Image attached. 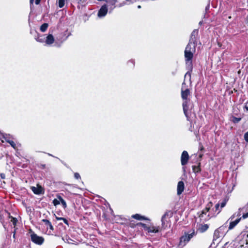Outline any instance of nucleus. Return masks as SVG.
I'll return each instance as SVG.
<instances>
[{
    "mask_svg": "<svg viewBox=\"0 0 248 248\" xmlns=\"http://www.w3.org/2000/svg\"><path fill=\"white\" fill-rule=\"evenodd\" d=\"M203 149V147L202 146V147H201V150H202Z\"/></svg>",
    "mask_w": 248,
    "mask_h": 248,
    "instance_id": "nucleus-50",
    "label": "nucleus"
},
{
    "mask_svg": "<svg viewBox=\"0 0 248 248\" xmlns=\"http://www.w3.org/2000/svg\"><path fill=\"white\" fill-rule=\"evenodd\" d=\"M197 44L189 42L186 46L185 50V58L186 64L189 68V71L190 72L192 70V59L193 57L194 53L196 50V46Z\"/></svg>",
    "mask_w": 248,
    "mask_h": 248,
    "instance_id": "nucleus-2",
    "label": "nucleus"
},
{
    "mask_svg": "<svg viewBox=\"0 0 248 248\" xmlns=\"http://www.w3.org/2000/svg\"><path fill=\"white\" fill-rule=\"evenodd\" d=\"M160 227L159 226H155L152 224L150 226H148L147 231L148 233H157L159 232Z\"/></svg>",
    "mask_w": 248,
    "mask_h": 248,
    "instance_id": "nucleus-12",
    "label": "nucleus"
},
{
    "mask_svg": "<svg viewBox=\"0 0 248 248\" xmlns=\"http://www.w3.org/2000/svg\"><path fill=\"white\" fill-rule=\"evenodd\" d=\"M31 189L32 192L36 195H40L44 193V188L40 185H37V187L31 186Z\"/></svg>",
    "mask_w": 248,
    "mask_h": 248,
    "instance_id": "nucleus-11",
    "label": "nucleus"
},
{
    "mask_svg": "<svg viewBox=\"0 0 248 248\" xmlns=\"http://www.w3.org/2000/svg\"><path fill=\"white\" fill-rule=\"evenodd\" d=\"M4 136H5V137H7V140H10V138H9V135H8L7 134H4V135H3V137Z\"/></svg>",
    "mask_w": 248,
    "mask_h": 248,
    "instance_id": "nucleus-40",
    "label": "nucleus"
},
{
    "mask_svg": "<svg viewBox=\"0 0 248 248\" xmlns=\"http://www.w3.org/2000/svg\"><path fill=\"white\" fill-rule=\"evenodd\" d=\"M108 7L106 4H104L100 8L97 14L98 17H103L106 15L108 11Z\"/></svg>",
    "mask_w": 248,
    "mask_h": 248,
    "instance_id": "nucleus-10",
    "label": "nucleus"
},
{
    "mask_svg": "<svg viewBox=\"0 0 248 248\" xmlns=\"http://www.w3.org/2000/svg\"><path fill=\"white\" fill-rule=\"evenodd\" d=\"M29 233L30 234L31 239L32 242L38 245L43 244L44 242V239L43 237L38 236L31 230H30Z\"/></svg>",
    "mask_w": 248,
    "mask_h": 248,
    "instance_id": "nucleus-5",
    "label": "nucleus"
},
{
    "mask_svg": "<svg viewBox=\"0 0 248 248\" xmlns=\"http://www.w3.org/2000/svg\"><path fill=\"white\" fill-rule=\"evenodd\" d=\"M209 228V226L207 224H204L201 225L200 228H199V231L201 232H205Z\"/></svg>",
    "mask_w": 248,
    "mask_h": 248,
    "instance_id": "nucleus-21",
    "label": "nucleus"
},
{
    "mask_svg": "<svg viewBox=\"0 0 248 248\" xmlns=\"http://www.w3.org/2000/svg\"><path fill=\"white\" fill-rule=\"evenodd\" d=\"M209 4H208L207 5V6L206 7V8H205V10H206V11H207V10L209 9Z\"/></svg>",
    "mask_w": 248,
    "mask_h": 248,
    "instance_id": "nucleus-44",
    "label": "nucleus"
},
{
    "mask_svg": "<svg viewBox=\"0 0 248 248\" xmlns=\"http://www.w3.org/2000/svg\"><path fill=\"white\" fill-rule=\"evenodd\" d=\"M185 187L184 183L183 181H179L177 185V194L180 195L182 193Z\"/></svg>",
    "mask_w": 248,
    "mask_h": 248,
    "instance_id": "nucleus-13",
    "label": "nucleus"
},
{
    "mask_svg": "<svg viewBox=\"0 0 248 248\" xmlns=\"http://www.w3.org/2000/svg\"><path fill=\"white\" fill-rule=\"evenodd\" d=\"M0 178L2 179H4L5 178V175L4 173H0Z\"/></svg>",
    "mask_w": 248,
    "mask_h": 248,
    "instance_id": "nucleus-37",
    "label": "nucleus"
},
{
    "mask_svg": "<svg viewBox=\"0 0 248 248\" xmlns=\"http://www.w3.org/2000/svg\"><path fill=\"white\" fill-rule=\"evenodd\" d=\"M191 72L190 71H187L185 75L184 81L182 84V89H181V97L182 99L184 100V102L183 103V108L184 112L186 116L188 118L187 111L189 108L188 107V102L189 100L187 99V97L190 95V91L188 89H186L184 90V85L186 84L185 80L186 78H188L190 83H191Z\"/></svg>",
    "mask_w": 248,
    "mask_h": 248,
    "instance_id": "nucleus-1",
    "label": "nucleus"
},
{
    "mask_svg": "<svg viewBox=\"0 0 248 248\" xmlns=\"http://www.w3.org/2000/svg\"><path fill=\"white\" fill-rule=\"evenodd\" d=\"M197 36H192L191 34L189 42L197 44Z\"/></svg>",
    "mask_w": 248,
    "mask_h": 248,
    "instance_id": "nucleus-24",
    "label": "nucleus"
},
{
    "mask_svg": "<svg viewBox=\"0 0 248 248\" xmlns=\"http://www.w3.org/2000/svg\"><path fill=\"white\" fill-rule=\"evenodd\" d=\"M244 139L245 141L248 142V131L244 134Z\"/></svg>",
    "mask_w": 248,
    "mask_h": 248,
    "instance_id": "nucleus-35",
    "label": "nucleus"
},
{
    "mask_svg": "<svg viewBox=\"0 0 248 248\" xmlns=\"http://www.w3.org/2000/svg\"><path fill=\"white\" fill-rule=\"evenodd\" d=\"M116 0H111V1H110L109 2H108V6H110V7H109V9L110 10V12L113 10V9L115 7V4L116 2Z\"/></svg>",
    "mask_w": 248,
    "mask_h": 248,
    "instance_id": "nucleus-19",
    "label": "nucleus"
},
{
    "mask_svg": "<svg viewBox=\"0 0 248 248\" xmlns=\"http://www.w3.org/2000/svg\"><path fill=\"white\" fill-rule=\"evenodd\" d=\"M195 235H196V233H195L194 231H193L190 233H185V235L181 236L180 238L179 247L180 248H183L190 241V240Z\"/></svg>",
    "mask_w": 248,
    "mask_h": 248,
    "instance_id": "nucleus-4",
    "label": "nucleus"
},
{
    "mask_svg": "<svg viewBox=\"0 0 248 248\" xmlns=\"http://www.w3.org/2000/svg\"><path fill=\"white\" fill-rule=\"evenodd\" d=\"M48 155L50 156H52V155L50 154H48Z\"/></svg>",
    "mask_w": 248,
    "mask_h": 248,
    "instance_id": "nucleus-51",
    "label": "nucleus"
},
{
    "mask_svg": "<svg viewBox=\"0 0 248 248\" xmlns=\"http://www.w3.org/2000/svg\"><path fill=\"white\" fill-rule=\"evenodd\" d=\"M189 156L187 151H184L181 156V163L182 166L186 165L189 160Z\"/></svg>",
    "mask_w": 248,
    "mask_h": 248,
    "instance_id": "nucleus-8",
    "label": "nucleus"
},
{
    "mask_svg": "<svg viewBox=\"0 0 248 248\" xmlns=\"http://www.w3.org/2000/svg\"><path fill=\"white\" fill-rule=\"evenodd\" d=\"M3 138L5 139V140H6V141L8 143H9L11 146L13 147L14 148H16V143L14 142V141H13V140H7V137H5V136H3Z\"/></svg>",
    "mask_w": 248,
    "mask_h": 248,
    "instance_id": "nucleus-22",
    "label": "nucleus"
},
{
    "mask_svg": "<svg viewBox=\"0 0 248 248\" xmlns=\"http://www.w3.org/2000/svg\"><path fill=\"white\" fill-rule=\"evenodd\" d=\"M137 225L138 226H141V227H142L144 229V230L146 231H147V229H148V226L146 224H144L143 223H142V222H140V223H138L137 224Z\"/></svg>",
    "mask_w": 248,
    "mask_h": 248,
    "instance_id": "nucleus-27",
    "label": "nucleus"
},
{
    "mask_svg": "<svg viewBox=\"0 0 248 248\" xmlns=\"http://www.w3.org/2000/svg\"><path fill=\"white\" fill-rule=\"evenodd\" d=\"M131 63L133 64V66L134 65V60H130L128 62V63Z\"/></svg>",
    "mask_w": 248,
    "mask_h": 248,
    "instance_id": "nucleus-42",
    "label": "nucleus"
},
{
    "mask_svg": "<svg viewBox=\"0 0 248 248\" xmlns=\"http://www.w3.org/2000/svg\"><path fill=\"white\" fill-rule=\"evenodd\" d=\"M138 8H141V6H140V5H139V6H138Z\"/></svg>",
    "mask_w": 248,
    "mask_h": 248,
    "instance_id": "nucleus-49",
    "label": "nucleus"
},
{
    "mask_svg": "<svg viewBox=\"0 0 248 248\" xmlns=\"http://www.w3.org/2000/svg\"><path fill=\"white\" fill-rule=\"evenodd\" d=\"M42 221L45 224L46 226L47 227V228H49L52 231L54 230V228L52 225L51 223L48 220L43 219Z\"/></svg>",
    "mask_w": 248,
    "mask_h": 248,
    "instance_id": "nucleus-16",
    "label": "nucleus"
},
{
    "mask_svg": "<svg viewBox=\"0 0 248 248\" xmlns=\"http://www.w3.org/2000/svg\"><path fill=\"white\" fill-rule=\"evenodd\" d=\"M48 27V25L47 23H44L40 27V31L42 32H45L46 31Z\"/></svg>",
    "mask_w": 248,
    "mask_h": 248,
    "instance_id": "nucleus-23",
    "label": "nucleus"
},
{
    "mask_svg": "<svg viewBox=\"0 0 248 248\" xmlns=\"http://www.w3.org/2000/svg\"><path fill=\"white\" fill-rule=\"evenodd\" d=\"M56 218L58 220H63V217H56Z\"/></svg>",
    "mask_w": 248,
    "mask_h": 248,
    "instance_id": "nucleus-39",
    "label": "nucleus"
},
{
    "mask_svg": "<svg viewBox=\"0 0 248 248\" xmlns=\"http://www.w3.org/2000/svg\"><path fill=\"white\" fill-rule=\"evenodd\" d=\"M220 207V204L219 203H217L215 205V213L212 214V215H216V216L218 215L221 211V208Z\"/></svg>",
    "mask_w": 248,
    "mask_h": 248,
    "instance_id": "nucleus-18",
    "label": "nucleus"
},
{
    "mask_svg": "<svg viewBox=\"0 0 248 248\" xmlns=\"http://www.w3.org/2000/svg\"><path fill=\"white\" fill-rule=\"evenodd\" d=\"M200 164L201 163H199V165L192 166V170L193 172H194L195 173H197L201 171V169L200 168Z\"/></svg>",
    "mask_w": 248,
    "mask_h": 248,
    "instance_id": "nucleus-17",
    "label": "nucleus"
},
{
    "mask_svg": "<svg viewBox=\"0 0 248 248\" xmlns=\"http://www.w3.org/2000/svg\"><path fill=\"white\" fill-rule=\"evenodd\" d=\"M40 1H41V0H35V4H39V3H40Z\"/></svg>",
    "mask_w": 248,
    "mask_h": 248,
    "instance_id": "nucleus-41",
    "label": "nucleus"
},
{
    "mask_svg": "<svg viewBox=\"0 0 248 248\" xmlns=\"http://www.w3.org/2000/svg\"><path fill=\"white\" fill-rule=\"evenodd\" d=\"M52 203L54 206H57L60 203V201L58 199H55L53 200Z\"/></svg>",
    "mask_w": 248,
    "mask_h": 248,
    "instance_id": "nucleus-30",
    "label": "nucleus"
},
{
    "mask_svg": "<svg viewBox=\"0 0 248 248\" xmlns=\"http://www.w3.org/2000/svg\"><path fill=\"white\" fill-rule=\"evenodd\" d=\"M9 218H11V222L13 223L14 226V227L16 226L17 220L16 218L10 215H9Z\"/></svg>",
    "mask_w": 248,
    "mask_h": 248,
    "instance_id": "nucleus-25",
    "label": "nucleus"
},
{
    "mask_svg": "<svg viewBox=\"0 0 248 248\" xmlns=\"http://www.w3.org/2000/svg\"><path fill=\"white\" fill-rule=\"evenodd\" d=\"M241 215H242V216L241 217V218H243V219H246L248 217V211H243L242 212H241Z\"/></svg>",
    "mask_w": 248,
    "mask_h": 248,
    "instance_id": "nucleus-26",
    "label": "nucleus"
},
{
    "mask_svg": "<svg viewBox=\"0 0 248 248\" xmlns=\"http://www.w3.org/2000/svg\"><path fill=\"white\" fill-rule=\"evenodd\" d=\"M226 200H224L223 201H222L221 203H220V207H221V208L224 207L226 204Z\"/></svg>",
    "mask_w": 248,
    "mask_h": 248,
    "instance_id": "nucleus-34",
    "label": "nucleus"
},
{
    "mask_svg": "<svg viewBox=\"0 0 248 248\" xmlns=\"http://www.w3.org/2000/svg\"><path fill=\"white\" fill-rule=\"evenodd\" d=\"M192 36H197L198 35V31L197 30H194L191 33Z\"/></svg>",
    "mask_w": 248,
    "mask_h": 248,
    "instance_id": "nucleus-33",
    "label": "nucleus"
},
{
    "mask_svg": "<svg viewBox=\"0 0 248 248\" xmlns=\"http://www.w3.org/2000/svg\"><path fill=\"white\" fill-rule=\"evenodd\" d=\"M43 36H38L36 38L37 41L39 42H43L44 41V38H42Z\"/></svg>",
    "mask_w": 248,
    "mask_h": 248,
    "instance_id": "nucleus-31",
    "label": "nucleus"
},
{
    "mask_svg": "<svg viewBox=\"0 0 248 248\" xmlns=\"http://www.w3.org/2000/svg\"><path fill=\"white\" fill-rule=\"evenodd\" d=\"M237 212L234 214L230 217V218L229 219H231V220H232L233 218H234L235 217H236V215H237ZM241 219V217H239L238 218H237L236 219H235L234 221H231L230 222L229 226V230H232L233 228H234L236 226V225L240 222Z\"/></svg>",
    "mask_w": 248,
    "mask_h": 248,
    "instance_id": "nucleus-7",
    "label": "nucleus"
},
{
    "mask_svg": "<svg viewBox=\"0 0 248 248\" xmlns=\"http://www.w3.org/2000/svg\"><path fill=\"white\" fill-rule=\"evenodd\" d=\"M74 177L77 179L80 178V176L78 172L75 173Z\"/></svg>",
    "mask_w": 248,
    "mask_h": 248,
    "instance_id": "nucleus-36",
    "label": "nucleus"
},
{
    "mask_svg": "<svg viewBox=\"0 0 248 248\" xmlns=\"http://www.w3.org/2000/svg\"><path fill=\"white\" fill-rule=\"evenodd\" d=\"M172 216V213L170 211H168L165 212L161 218L162 226L161 228L165 229L167 227L168 223V219H169Z\"/></svg>",
    "mask_w": 248,
    "mask_h": 248,
    "instance_id": "nucleus-6",
    "label": "nucleus"
},
{
    "mask_svg": "<svg viewBox=\"0 0 248 248\" xmlns=\"http://www.w3.org/2000/svg\"><path fill=\"white\" fill-rule=\"evenodd\" d=\"M57 198L60 201L62 204L64 209H65L67 207L66 203L65 201L63 199V198L60 195L57 196Z\"/></svg>",
    "mask_w": 248,
    "mask_h": 248,
    "instance_id": "nucleus-20",
    "label": "nucleus"
},
{
    "mask_svg": "<svg viewBox=\"0 0 248 248\" xmlns=\"http://www.w3.org/2000/svg\"><path fill=\"white\" fill-rule=\"evenodd\" d=\"M15 234H16V232L15 231H14V234H13V237L15 238Z\"/></svg>",
    "mask_w": 248,
    "mask_h": 248,
    "instance_id": "nucleus-46",
    "label": "nucleus"
},
{
    "mask_svg": "<svg viewBox=\"0 0 248 248\" xmlns=\"http://www.w3.org/2000/svg\"><path fill=\"white\" fill-rule=\"evenodd\" d=\"M132 217L139 220H149V218L145 217L144 216H141L140 214H136L132 216Z\"/></svg>",
    "mask_w": 248,
    "mask_h": 248,
    "instance_id": "nucleus-15",
    "label": "nucleus"
},
{
    "mask_svg": "<svg viewBox=\"0 0 248 248\" xmlns=\"http://www.w3.org/2000/svg\"><path fill=\"white\" fill-rule=\"evenodd\" d=\"M63 222H64V223L65 224H67V225H68V220H67L66 218H63Z\"/></svg>",
    "mask_w": 248,
    "mask_h": 248,
    "instance_id": "nucleus-38",
    "label": "nucleus"
},
{
    "mask_svg": "<svg viewBox=\"0 0 248 248\" xmlns=\"http://www.w3.org/2000/svg\"><path fill=\"white\" fill-rule=\"evenodd\" d=\"M246 109H247V110H248V106H246Z\"/></svg>",
    "mask_w": 248,
    "mask_h": 248,
    "instance_id": "nucleus-48",
    "label": "nucleus"
},
{
    "mask_svg": "<svg viewBox=\"0 0 248 248\" xmlns=\"http://www.w3.org/2000/svg\"><path fill=\"white\" fill-rule=\"evenodd\" d=\"M213 206V203L211 202H209L205 209H204L200 213H198L199 217L200 218L201 221H206L210 219L211 217H216V215H212V213H209L207 217H204V215L209 211L210 208Z\"/></svg>",
    "mask_w": 248,
    "mask_h": 248,
    "instance_id": "nucleus-3",
    "label": "nucleus"
},
{
    "mask_svg": "<svg viewBox=\"0 0 248 248\" xmlns=\"http://www.w3.org/2000/svg\"><path fill=\"white\" fill-rule=\"evenodd\" d=\"M224 227L223 226L220 227L215 231L214 233V240H216L217 239L221 237L224 235V233L222 232L223 230Z\"/></svg>",
    "mask_w": 248,
    "mask_h": 248,
    "instance_id": "nucleus-9",
    "label": "nucleus"
},
{
    "mask_svg": "<svg viewBox=\"0 0 248 248\" xmlns=\"http://www.w3.org/2000/svg\"><path fill=\"white\" fill-rule=\"evenodd\" d=\"M54 42V38L52 34H48L46 37L45 41L47 45H50L53 44Z\"/></svg>",
    "mask_w": 248,
    "mask_h": 248,
    "instance_id": "nucleus-14",
    "label": "nucleus"
},
{
    "mask_svg": "<svg viewBox=\"0 0 248 248\" xmlns=\"http://www.w3.org/2000/svg\"><path fill=\"white\" fill-rule=\"evenodd\" d=\"M63 239L65 240L68 243H72L73 240L70 239L67 236H66Z\"/></svg>",
    "mask_w": 248,
    "mask_h": 248,
    "instance_id": "nucleus-32",
    "label": "nucleus"
},
{
    "mask_svg": "<svg viewBox=\"0 0 248 248\" xmlns=\"http://www.w3.org/2000/svg\"><path fill=\"white\" fill-rule=\"evenodd\" d=\"M241 118H237V117H232V121L234 123H238L239 122H240L241 121Z\"/></svg>",
    "mask_w": 248,
    "mask_h": 248,
    "instance_id": "nucleus-29",
    "label": "nucleus"
},
{
    "mask_svg": "<svg viewBox=\"0 0 248 248\" xmlns=\"http://www.w3.org/2000/svg\"><path fill=\"white\" fill-rule=\"evenodd\" d=\"M183 171H184V172H185V171H186V168H185V167H183Z\"/></svg>",
    "mask_w": 248,
    "mask_h": 248,
    "instance_id": "nucleus-45",
    "label": "nucleus"
},
{
    "mask_svg": "<svg viewBox=\"0 0 248 248\" xmlns=\"http://www.w3.org/2000/svg\"><path fill=\"white\" fill-rule=\"evenodd\" d=\"M33 0H30V2H31V3H32V2H33Z\"/></svg>",
    "mask_w": 248,
    "mask_h": 248,
    "instance_id": "nucleus-47",
    "label": "nucleus"
},
{
    "mask_svg": "<svg viewBox=\"0 0 248 248\" xmlns=\"http://www.w3.org/2000/svg\"><path fill=\"white\" fill-rule=\"evenodd\" d=\"M46 167V165L45 164H41V168L42 169H45Z\"/></svg>",
    "mask_w": 248,
    "mask_h": 248,
    "instance_id": "nucleus-43",
    "label": "nucleus"
},
{
    "mask_svg": "<svg viewBox=\"0 0 248 248\" xmlns=\"http://www.w3.org/2000/svg\"><path fill=\"white\" fill-rule=\"evenodd\" d=\"M65 0H58V5L60 8H62L65 4Z\"/></svg>",
    "mask_w": 248,
    "mask_h": 248,
    "instance_id": "nucleus-28",
    "label": "nucleus"
}]
</instances>
